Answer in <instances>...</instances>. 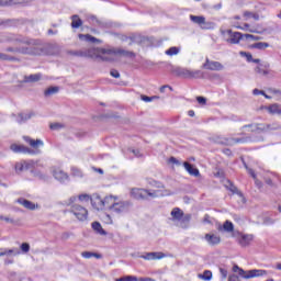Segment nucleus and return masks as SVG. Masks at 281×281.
Returning a JSON list of instances; mask_svg holds the SVG:
<instances>
[{"instance_id":"1","label":"nucleus","mask_w":281,"mask_h":281,"mask_svg":"<svg viewBox=\"0 0 281 281\" xmlns=\"http://www.w3.org/2000/svg\"><path fill=\"white\" fill-rule=\"evenodd\" d=\"M72 56H79L80 58H92V60H99L101 63H113L117 56H127L133 58L135 54L133 52L120 49V48H98L90 47L81 50L70 52Z\"/></svg>"},{"instance_id":"2","label":"nucleus","mask_w":281,"mask_h":281,"mask_svg":"<svg viewBox=\"0 0 281 281\" xmlns=\"http://www.w3.org/2000/svg\"><path fill=\"white\" fill-rule=\"evenodd\" d=\"M175 191L170 189L150 191L147 189L133 188L130 191V196L136 201H148V199H157L158 196H172Z\"/></svg>"},{"instance_id":"3","label":"nucleus","mask_w":281,"mask_h":281,"mask_svg":"<svg viewBox=\"0 0 281 281\" xmlns=\"http://www.w3.org/2000/svg\"><path fill=\"white\" fill-rule=\"evenodd\" d=\"M105 203H108V210L117 216L128 214V212H131V207H133V202L128 200H120L117 195H109Z\"/></svg>"},{"instance_id":"4","label":"nucleus","mask_w":281,"mask_h":281,"mask_svg":"<svg viewBox=\"0 0 281 281\" xmlns=\"http://www.w3.org/2000/svg\"><path fill=\"white\" fill-rule=\"evenodd\" d=\"M70 214H74L75 218L77 221L85 222L87 218H89V211L85 209V206L79 205V204H74L70 206L69 210Z\"/></svg>"},{"instance_id":"5","label":"nucleus","mask_w":281,"mask_h":281,"mask_svg":"<svg viewBox=\"0 0 281 281\" xmlns=\"http://www.w3.org/2000/svg\"><path fill=\"white\" fill-rule=\"evenodd\" d=\"M170 216L173 223H190V218H192L190 214L184 215L183 211L179 207L172 209Z\"/></svg>"},{"instance_id":"6","label":"nucleus","mask_w":281,"mask_h":281,"mask_svg":"<svg viewBox=\"0 0 281 281\" xmlns=\"http://www.w3.org/2000/svg\"><path fill=\"white\" fill-rule=\"evenodd\" d=\"M190 21L199 25L201 30H214L215 27L214 22L206 21L203 15H190Z\"/></svg>"},{"instance_id":"7","label":"nucleus","mask_w":281,"mask_h":281,"mask_svg":"<svg viewBox=\"0 0 281 281\" xmlns=\"http://www.w3.org/2000/svg\"><path fill=\"white\" fill-rule=\"evenodd\" d=\"M2 43H13L14 45H19V43H23L24 45H32V41L22 37L21 35H14L12 33L5 34L1 40Z\"/></svg>"},{"instance_id":"8","label":"nucleus","mask_w":281,"mask_h":281,"mask_svg":"<svg viewBox=\"0 0 281 281\" xmlns=\"http://www.w3.org/2000/svg\"><path fill=\"white\" fill-rule=\"evenodd\" d=\"M227 43H231L232 45H237V43H240L241 38H245V35H243L240 32H233L232 30H226L223 32Z\"/></svg>"},{"instance_id":"9","label":"nucleus","mask_w":281,"mask_h":281,"mask_svg":"<svg viewBox=\"0 0 281 281\" xmlns=\"http://www.w3.org/2000/svg\"><path fill=\"white\" fill-rule=\"evenodd\" d=\"M202 69H207L209 71H223L225 66H223L221 61H214L206 58L205 63L202 65Z\"/></svg>"},{"instance_id":"10","label":"nucleus","mask_w":281,"mask_h":281,"mask_svg":"<svg viewBox=\"0 0 281 281\" xmlns=\"http://www.w3.org/2000/svg\"><path fill=\"white\" fill-rule=\"evenodd\" d=\"M216 144H221L222 146H234V144H245V138H226V137H217L215 139Z\"/></svg>"},{"instance_id":"11","label":"nucleus","mask_w":281,"mask_h":281,"mask_svg":"<svg viewBox=\"0 0 281 281\" xmlns=\"http://www.w3.org/2000/svg\"><path fill=\"white\" fill-rule=\"evenodd\" d=\"M14 258V256H21V249L18 247L13 248H0V258Z\"/></svg>"},{"instance_id":"12","label":"nucleus","mask_w":281,"mask_h":281,"mask_svg":"<svg viewBox=\"0 0 281 281\" xmlns=\"http://www.w3.org/2000/svg\"><path fill=\"white\" fill-rule=\"evenodd\" d=\"M204 239L211 247H216V245H221V235L216 233H207L204 236Z\"/></svg>"},{"instance_id":"13","label":"nucleus","mask_w":281,"mask_h":281,"mask_svg":"<svg viewBox=\"0 0 281 281\" xmlns=\"http://www.w3.org/2000/svg\"><path fill=\"white\" fill-rule=\"evenodd\" d=\"M244 128H252V131H278L280 125H262V124H255V125H245Z\"/></svg>"},{"instance_id":"14","label":"nucleus","mask_w":281,"mask_h":281,"mask_svg":"<svg viewBox=\"0 0 281 281\" xmlns=\"http://www.w3.org/2000/svg\"><path fill=\"white\" fill-rule=\"evenodd\" d=\"M109 199V195H106L104 199L97 196L93 201H92V205L93 207H95V210H102L103 207H108L109 209V203H106Z\"/></svg>"},{"instance_id":"15","label":"nucleus","mask_w":281,"mask_h":281,"mask_svg":"<svg viewBox=\"0 0 281 281\" xmlns=\"http://www.w3.org/2000/svg\"><path fill=\"white\" fill-rule=\"evenodd\" d=\"M11 150L13 153H22L24 155H33L34 151L27 147H25V145H18V144H12L10 146Z\"/></svg>"},{"instance_id":"16","label":"nucleus","mask_w":281,"mask_h":281,"mask_svg":"<svg viewBox=\"0 0 281 281\" xmlns=\"http://www.w3.org/2000/svg\"><path fill=\"white\" fill-rule=\"evenodd\" d=\"M139 258H143V260H161V258H166V255L164 252H146L140 255Z\"/></svg>"},{"instance_id":"17","label":"nucleus","mask_w":281,"mask_h":281,"mask_svg":"<svg viewBox=\"0 0 281 281\" xmlns=\"http://www.w3.org/2000/svg\"><path fill=\"white\" fill-rule=\"evenodd\" d=\"M53 177L60 183H65V181H67V179H69V176L61 169H54Z\"/></svg>"},{"instance_id":"18","label":"nucleus","mask_w":281,"mask_h":281,"mask_svg":"<svg viewBox=\"0 0 281 281\" xmlns=\"http://www.w3.org/2000/svg\"><path fill=\"white\" fill-rule=\"evenodd\" d=\"M262 276H267V270H249L246 272L245 280H250V278H261Z\"/></svg>"},{"instance_id":"19","label":"nucleus","mask_w":281,"mask_h":281,"mask_svg":"<svg viewBox=\"0 0 281 281\" xmlns=\"http://www.w3.org/2000/svg\"><path fill=\"white\" fill-rule=\"evenodd\" d=\"M32 168V162L22 160L15 165L16 172H23L24 170H30Z\"/></svg>"},{"instance_id":"20","label":"nucleus","mask_w":281,"mask_h":281,"mask_svg":"<svg viewBox=\"0 0 281 281\" xmlns=\"http://www.w3.org/2000/svg\"><path fill=\"white\" fill-rule=\"evenodd\" d=\"M18 203L25 207L26 210H36V207H38V205L34 204L32 201L26 199H19Z\"/></svg>"},{"instance_id":"21","label":"nucleus","mask_w":281,"mask_h":281,"mask_svg":"<svg viewBox=\"0 0 281 281\" xmlns=\"http://www.w3.org/2000/svg\"><path fill=\"white\" fill-rule=\"evenodd\" d=\"M217 229L218 232H227V234H232V232H234V224L226 221L223 225H220Z\"/></svg>"},{"instance_id":"22","label":"nucleus","mask_w":281,"mask_h":281,"mask_svg":"<svg viewBox=\"0 0 281 281\" xmlns=\"http://www.w3.org/2000/svg\"><path fill=\"white\" fill-rule=\"evenodd\" d=\"M23 139H24V142H26V144L31 145L32 148H35V149L38 148L40 146H44V143L41 139L34 140V139L30 138L29 136H24Z\"/></svg>"},{"instance_id":"23","label":"nucleus","mask_w":281,"mask_h":281,"mask_svg":"<svg viewBox=\"0 0 281 281\" xmlns=\"http://www.w3.org/2000/svg\"><path fill=\"white\" fill-rule=\"evenodd\" d=\"M175 74H177V76H181L182 78H191L192 70L188 68H176Z\"/></svg>"},{"instance_id":"24","label":"nucleus","mask_w":281,"mask_h":281,"mask_svg":"<svg viewBox=\"0 0 281 281\" xmlns=\"http://www.w3.org/2000/svg\"><path fill=\"white\" fill-rule=\"evenodd\" d=\"M266 111H268V113H270L271 115H281L280 104L278 103L266 106Z\"/></svg>"},{"instance_id":"25","label":"nucleus","mask_w":281,"mask_h":281,"mask_svg":"<svg viewBox=\"0 0 281 281\" xmlns=\"http://www.w3.org/2000/svg\"><path fill=\"white\" fill-rule=\"evenodd\" d=\"M183 166L187 172H189V175H191L192 177H199V169L194 168L189 162H183Z\"/></svg>"},{"instance_id":"26","label":"nucleus","mask_w":281,"mask_h":281,"mask_svg":"<svg viewBox=\"0 0 281 281\" xmlns=\"http://www.w3.org/2000/svg\"><path fill=\"white\" fill-rule=\"evenodd\" d=\"M251 240H254V235H241L239 245H241V247H247Z\"/></svg>"},{"instance_id":"27","label":"nucleus","mask_w":281,"mask_h":281,"mask_svg":"<svg viewBox=\"0 0 281 281\" xmlns=\"http://www.w3.org/2000/svg\"><path fill=\"white\" fill-rule=\"evenodd\" d=\"M81 257L86 258V260H89L90 258H97L98 260H100V258H102V255L98 252L83 251L81 252Z\"/></svg>"},{"instance_id":"28","label":"nucleus","mask_w":281,"mask_h":281,"mask_svg":"<svg viewBox=\"0 0 281 281\" xmlns=\"http://www.w3.org/2000/svg\"><path fill=\"white\" fill-rule=\"evenodd\" d=\"M92 229L100 234V236H106V232L104 231V228H102V224H100L99 222L92 223Z\"/></svg>"},{"instance_id":"29","label":"nucleus","mask_w":281,"mask_h":281,"mask_svg":"<svg viewBox=\"0 0 281 281\" xmlns=\"http://www.w3.org/2000/svg\"><path fill=\"white\" fill-rule=\"evenodd\" d=\"M7 52H13L15 54H32V50H30L29 47H22V48H12V47H9L7 48Z\"/></svg>"},{"instance_id":"30","label":"nucleus","mask_w":281,"mask_h":281,"mask_svg":"<svg viewBox=\"0 0 281 281\" xmlns=\"http://www.w3.org/2000/svg\"><path fill=\"white\" fill-rule=\"evenodd\" d=\"M267 47H269V43L267 42H258V43H255V44H251L250 45V49H267Z\"/></svg>"},{"instance_id":"31","label":"nucleus","mask_w":281,"mask_h":281,"mask_svg":"<svg viewBox=\"0 0 281 281\" xmlns=\"http://www.w3.org/2000/svg\"><path fill=\"white\" fill-rule=\"evenodd\" d=\"M32 119V113H21L18 115L16 122L19 124H23V122H27V120Z\"/></svg>"},{"instance_id":"32","label":"nucleus","mask_w":281,"mask_h":281,"mask_svg":"<svg viewBox=\"0 0 281 281\" xmlns=\"http://www.w3.org/2000/svg\"><path fill=\"white\" fill-rule=\"evenodd\" d=\"M38 80H41V74L24 77V82H38Z\"/></svg>"},{"instance_id":"33","label":"nucleus","mask_w":281,"mask_h":281,"mask_svg":"<svg viewBox=\"0 0 281 281\" xmlns=\"http://www.w3.org/2000/svg\"><path fill=\"white\" fill-rule=\"evenodd\" d=\"M71 21V27L74 29H78L80 25H82V20L78 15H72Z\"/></svg>"},{"instance_id":"34","label":"nucleus","mask_w":281,"mask_h":281,"mask_svg":"<svg viewBox=\"0 0 281 281\" xmlns=\"http://www.w3.org/2000/svg\"><path fill=\"white\" fill-rule=\"evenodd\" d=\"M198 278L203 281L212 280V271L205 270L203 273L198 274Z\"/></svg>"},{"instance_id":"35","label":"nucleus","mask_w":281,"mask_h":281,"mask_svg":"<svg viewBox=\"0 0 281 281\" xmlns=\"http://www.w3.org/2000/svg\"><path fill=\"white\" fill-rule=\"evenodd\" d=\"M80 41H87L88 43H98V38L89 35V34H79Z\"/></svg>"},{"instance_id":"36","label":"nucleus","mask_w":281,"mask_h":281,"mask_svg":"<svg viewBox=\"0 0 281 281\" xmlns=\"http://www.w3.org/2000/svg\"><path fill=\"white\" fill-rule=\"evenodd\" d=\"M179 52H181V48L180 47H177V46H172L170 47L169 49H167L165 52V54L167 56H177L179 54Z\"/></svg>"},{"instance_id":"37","label":"nucleus","mask_w":281,"mask_h":281,"mask_svg":"<svg viewBox=\"0 0 281 281\" xmlns=\"http://www.w3.org/2000/svg\"><path fill=\"white\" fill-rule=\"evenodd\" d=\"M58 92V87H50L44 91L45 98H49L52 95H55V93Z\"/></svg>"},{"instance_id":"38","label":"nucleus","mask_w":281,"mask_h":281,"mask_svg":"<svg viewBox=\"0 0 281 281\" xmlns=\"http://www.w3.org/2000/svg\"><path fill=\"white\" fill-rule=\"evenodd\" d=\"M19 3H23V0H2V1H0V5H16Z\"/></svg>"},{"instance_id":"39","label":"nucleus","mask_w":281,"mask_h":281,"mask_svg":"<svg viewBox=\"0 0 281 281\" xmlns=\"http://www.w3.org/2000/svg\"><path fill=\"white\" fill-rule=\"evenodd\" d=\"M237 30H243L244 32H250L252 34H258V31L256 29L249 27V24H244L243 26H237Z\"/></svg>"},{"instance_id":"40","label":"nucleus","mask_w":281,"mask_h":281,"mask_svg":"<svg viewBox=\"0 0 281 281\" xmlns=\"http://www.w3.org/2000/svg\"><path fill=\"white\" fill-rule=\"evenodd\" d=\"M233 271H234V273H239V276L244 279H245V276H247V271L243 270V268H240L238 266H234Z\"/></svg>"},{"instance_id":"41","label":"nucleus","mask_w":281,"mask_h":281,"mask_svg":"<svg viewBox=\"0 0 281 281\" xmlns=\"http://www.w3.org/2000/svg\"><path fill=\"white\" fill-rule=\"evenodd\" d=\"M244 16L247 19H254L255 21H259L260 15H258L257 13H252V12H245Z\"/></svg>"},{"instance_id":"42","label":"nucleus","mask_w":281,"mask_h":281,"mask_svg":"<svg viewBox=\"0 0 281 281\" xmlns=\"http://www.w3.org/2000/svg\"><path fill=\"white\" fill-rule=\"evenodd\" d=\"M244 38H246V41H262V37L252 34H244Z\"/></svg>"},{"instance_id":"43","label":"nucleus","mask_w":281,"mask_h":281,"mask_svg":"<svg viewBox=\"0 0 281 281\" xmlns=\"http://www.w3.org/2000/svg\"><path fill=\"white\" fill-rule=\"evenodd\" d=\"M115 281H137V277H135V276H125V277L115 279Z\"/></svg>"},{"instance_id":"44","label":"nucleus","mask_w":281,"mask_h":281,"mask_svg":"<svg viewBox=\"0 0 281 281\" xmlns=\"http://www.w3.org/2000/svg\"><path fill=\"white\" fill-rule=\"evenodd\" d=\"M147 183L149 186H151V188H164V186L161 183H159V182H157L156 180H153V179H148Z\"/></svg>"},{"instance_id":"45","label":"nucleus","mask_w":281,"mask_h":281,"mask_svg":"<svg viewBox=\"0 0 281 281\" xmlns=\"http://www.w3.org/2000/svg\"><path fill=\"white\" fill-rule=\"evenodd\" d=\"M76 195L70 196L68 200L64 201V205H74L76 203Z\"/></svg>"},{"instance_id":"46","label":"nucleus","mask_w":281,"mask_h":281,"mask_svg":"<svg viewBox=\"0 0 281 281\" xmlns=\"http://www.w3.org/2000/svg\"><path fill=\"white\" fill-rule=\"evenodd\" d=\"M20 249L23 254H27L30 251V244L27 243H23L21 246H20Z\"/></svg>"},{"instance_id":"47","label":"nucleus","mask_w":281,"mask_h":281,"mask_svg":"<svg viewBox=\"0 0 281 281\" xmlns=\"http://www.w3.org/2000/svg\"><path fill=\"white\" fill-rule=\"evenodd\" d=\"M255 71H256V74H259L260 76H267V75L269 74V71H267V70H265V69H262V68H260V66H257V67L255 68Z\"/></svg>"},{"instance_id":"48","label":"nucleus","mask_w":281,"mask_h":281,"mask_svg":"<svg viewBox=\"0 0 281 281\" xmlns=\"http://www.w3.org/2000/svg\"><path fill=\"white\" fill-rule=\"evenodd\" d=\"M203 72L201 70H191V78H201Z\"/></svg>"},{"instance_id":"49","label":"nucleus","mask_w":281,"mask_h":281,"mask_svg":"<svg viewBox=\"0 0 281 281\" xmlns=\"http://www.w3.org/2000/svg\"><path fill=\"white\" fill-rule=\"evenodd\" d=\"M221 279L223 281L227 280V270L225 268H220Z\"/></svg>"},{"instance_id":"50","label":"nucleus","mask_w":281,"mask_h":281,"mask_svg":"<svg viewBox=\"0 0 281 281\" xmlns=\"http://www.w3.org/2000/svg\"><path fill=\"white\" fill-rule=\"evenodd\" d=\"M0 60H16V59L14 57H10V55L0 53Z\"/></svg>"},{"instance_id":"51","label":"nucleus","mask_w":281,"mask_h":281,"mask_svg":"<svg viewBox=\"0 0 281 281\" xmlns=\"http://www.w3.org/2000/svg\"><path fill=\"white\" fill-rule=\"evenodd\" d=\"M240 56H245L248 63H251V60H254V57L249 53L240 52Z\"/></svg>"},{"instance_id":"52","label":"nucleus","mask_w":281,"mask_h":281,"mask_svg":"<svg viewBox=\"0 0 281 281\" xmlns=\"http://www.w3.org/2000/svg\"><path fill=\"white\" fill-rule=\"evenodd\" d=\"M169 164H172L173 166H181V161H179L177 158L175 157H170L169 158Z\"/></svg>"},{"instance_id":"53","label":"nucleus","mask_w":281,"mask_h":281,"mask_svg":"<svg viewBox=\"0 0 281 281\" xmlns=\"http://www.w3.org/2000/svg\"><path fill=\"white\" fill-rule=\"evenodd\" d=\"M49 127L52 131H58V128H63V125H60V123H53Z\"/></svg>"},{"instance_id":"54","label":"nucleus","mask_w":281,"mask_h":281,"mask_svg":"<svg viewBox=\"0 0 281 281\" xmlns=\"http://www.w3.org/2000/svg\"><path fill=\"white\" fill-rule=\"evenodd\" d=\"M157 97H148V95H142L143 102H153Z\"/></svg>"},{"instance_id":"55","label":"nucleus","mask_w":281,"mask_h":281,"mask_svg":"<svg viewBox=\"0 0 281 281\" xmlns=\"http://www.w3.org/2000/svg\"><path fill=\"white\" fill-rule=\"evenodd\" d=\"M78 199H79V201H89V199H91V198L89 196V194H80L78 196Z\"/></svg>"},{"instance_id":"56","label":"nucleus","mask_w":281,"mask_h":281,"mask_svg":"<svg viewBox=\"0 0 281 281\" xmlns=\"http://www.w3.org/2000/svg\"><path fill=\"white\" fill-rule=\"evenodd\" d=\"M252 93H254V95H265V91L259 90V89H254Z\"/></svg>"},{"instance_id":"57","label":"nucleus","mask_w":281,"mask_h":281,"mask_svg":"<svg viewBox=\"0 0 281 281\" xmlns=\"http://www.w3.org/2000/svg\"><path fill=\"white\" fill-rule=\"evenodd\" d=\"M166 89H170V91H172V87H170V86H162V87H160V93H166Z\"/></svg>"},{"instance_id":"58","label":"nucleus","mask_w":281,"mask_h":281,"mask_svg":"<svg viewBox=\"0 0 281 281\" xmlns=\"http://www.w3.org/2000/svg\"><path fill=\"white\" fill-rule=\"evenodd\" d=\"M112 78H120V72L117 70H111Z\"/></svg>"},{"instance_id":"59","label":"nucleus","mask_w":281,"mask_h":281,"mask_svg":"<svg viewBox=\"0 0 281 281\" xmlns=\"http://www.w3.org/2000/svg\"><path fill=\"white\" fill-rule=\"evenodd\" d=\"M228 281H240V279L238 278V276L233 274L228 277Z\"/></svg>"},{"instance_id":"60","label":"nucleus","mask_w":281,"mask_h":281,"mask_svg":"<svg viewBox=\"0 0 281 281\" xmlns=\"http://www.w3.org/2000/svg\"><path fill=\"white\" fill-rule=\"evenodd\" d=\"M196 100H198L199 104H205V102H206L205 98H203V97H198Z\"/></svg>"},{"instance_id":"61","label":"nucleus","mask_w":281,"mask_h":281,"mask_svg":"<svg viewBox=\"0 0 281 281\" xmlns=\"http://www.w3.org/2000/svg\"><path fill=\"white\" fill-rule=\"evenodd\" d=\"M278 89H274V88H269L268 89V93H272V95H276L278 93Z\"/></svg>"},{"instance_id":"62","label":"nucleus","mask_w":281,"mask_h":281,"mask_svg":"<svg viewBox=\"0 0 281 281\" xmlns=\"http://www.w3.org/2000/svg\"><path fill=\"white\" fill-rule=\"evenodd\" d=\"M137 281H156L155 279L153 278H137Z\"/></svg>"},{"instance_id":"63","label":"nucleus","mask_w":281,"mask_h":281,"mask_svg":"<svg viewBox=\"0 0 281 281\" xmlns=\"http://www.w3.org/2000/svg\"><path fill=\"white\" fill-rule=\"evenodd\" d=\"M132 153L135 155V157H142L138 149H132Z\"/></svg>"},{"instance_id":"64","label":"nucleus","mask_w":281,"mask_h":281,"mask_svg":"<svg viewBox=\"0 0 281 281\" xmlns=\"http://www.w3.org/2000/svg\"><path fill=\"white\" fill-rule=\"evenodd\" d=\"M276 100H281V90H278V92L274 94Z\"/></svg>"}]
</instances>
